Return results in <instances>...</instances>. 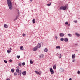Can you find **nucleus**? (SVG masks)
I'll return each instance as SVG.
<instances>
[{
    "label": "nucleus",
    "mask_w": 80,
    "mask_h": 80,
    "mask_svg": "<svg viewBox=\"0 0 80 80\" xmlns=\"http://www.w3.org/2000/svg\"><path fill=\"white\" fill-rule=\"evenodd\" d=\"M8 5L9 7L10 10H12L13 6H12V3L10 0H7Z\"/></svg>",
    "instance_id": "obj_1"
},
{
    "label": "nucleus",
    "mask_w": 80,
    "mask_h": 80,
    "mask_svg": "<svg viewBox=\"0 0 80 80\" xmlns=\"http://www.w3.org/2000/svg\"><path fill=\"white\" fill-rule=\"evenodd\" d=\"M68 9V7L67 6H61L60 7V10H67V9Z\"/></svg>",
    "instance_id": "obj_2"
},
{
    "label": "nucleus",
    "mask_w": 80,
    "mask_h": 80,
    "mask_svg": "<svg viewBox=\"0 0 80 80\" xmlns=\"http://www.w3.org/2000/svg\"><path fill=\"white\" fill-rule=\"evenodd\" d=\"M50 71L51 72V74L53 75V73H54V71H53V69H52V68H50Z\"/></svg>",
    "instance_id": "obj_3"
},
{
    "label": "nucleus",
    "mask_w": 80,
    "mask_h": 80,
    "mask_svg": "<svg viewBox=\"0 0 80 80\" xmlns=\"http://www.w3.org/2000/svg\"><path fill=\"white\" fill-rule=\"evenodd\" d=\"M35 72L36 73V74H39V75H41V73H42V72H41V71H39V72H38V71H35Z\"/></svg>",
    "instance_id": "obj_4"
},
{
    "label": "nucleus",
    "mask_w": 80,
    "mask_h": 80,
    "mask_svg": "<svg viewBox=\"0 0 80 80\" xmlns=\"http://www.w3.org/2000/svg\"><path fill=\"white\" fill-rule=\"evenodd\" d=\"M37 50H38V48L37 47V46L35 47L32 49V50L33 51H37Z\"/></svg>",
    "instance_id": "obj_5"
},
{
    "label": "nucleus",
    "mask_w": 80,
    "mask_h": 80,
    "mask_svg": "<svg viewBox=\"0 0 80 80\" xmlns=\"http://www.w3.org/2000/svg\"><path fill=\"white\" fill-rule=\"evenodd\" d=\"M41 47V44L40 43H38L37 46H36L38 48H39Z\"/></svg>",
    "instance_id": "obj_6"
},
{
    "label": "nucleus",
    "mask_w": 80,
    "mask_h": 80,
    "mask_svg": "<svg viewBox=\"0 0 80 80\" xmlns=\"http://www.w3.org/2000/svg\"><path fill=\"white\" fill-rule=\"evenodd\" d=\"M64 40L65 42H67L68 41V38H65L64 39Z\"/></svg>",
    "instance_id": "obj_7"
},
{
    "label": "nucleus",
    "mask_w": 80,
    "mask_h": 80,
    "mask_svg": "<svg viewBox=\"0 0 80 80\" xmlns=\"http://www.w3.org/2000/svg\"><path fill=\"white\" fill-rule=\"evenodd\" d=\"M64 35H65V34H63V33H61L60 34V36L61 37H64Z\"/></svg>",
    "instance_id": "obj_8"
},
{
    "label": "nucleus",
    "mask_w": 80,
    "mask_h": 80,
    "mask_svg": "<svg viewBox=\"0 0 80 80\" xmlns=\"http://www.w3.org/2000/svg\"><path fill=\"white\" fill-rule=\"evenodd\" d=\"M72 59H75V54H72Z\"/></svg>",
    "instance_id": "obj_9"
},
{
    "label": "nucleus",
    "mask_w": 80,
    "mask_h": 80,
    "mask_svg": "<svg viewBox=\"0 0 80 80\" xmlns=\"http://www.w3.org/2000/svg\"><path fill=\"white\" fill-rule=\"evenodd\" d=\"M56 48L57 49H60V48H61V47H60V46H56Z\"/></svg>",
    "instance_id": "obj_10"
},
{
    "label": "nucleus",
    "mask_w": 80,
    "mask_h": 80,
    "mask_svg": "<svg viewBox=\"0 0 80 80\" xmlns=\"http://www.w3.org/2000/svg\"><path fill=\"white\" fill-rule=\"evenodd\" d=\"M26 73H27V72L26 71H24L22 72V74L23 75H26Z\"/></svg>",
    "instance_id": "obj_11"
},
{
    "label": "nucleus",
    "mask_w": 80,
    "mask_h": 80,
    "mask_svg": "<svg viewBox=\"0 0 80 80\" xmlns=\"http://www.w3.org/2000/svg\"><path fill=\"white\" fill-rule=\"evenodd\" d=\"M4 28H8V25H7V24H5L4 25Z\"/></svg>",
    "instance_id": "obj_12"
},
{
    "label": "nucleus",
    "mask_w": 80,
    "mask_h": 80,
    "mask_svg": "<svg viewBox=\"0 0 80 80\" xmlns=\"http://www.w3.org/2000/svg\"><path fill=\"white\" fill-rule=\"evenodd\" d=\"M75 34L76 36H77V37H80V34L76 32Z\"/></svg>",
    "instance_id": "obj_13"
},
{
    "label": "nucleus",
    "mask_w": 80,
    "mask_h": 80,
    "mask_svg": "<svg viewBox=\"0 0 80 80\" xmlns=\"http://www.w3.org/2000/svg\"><path fill=\"white\" fill-rule=\"evenodd\" d=\"M48 49L46 48L45 49H44V52H48Z\"/></svg>",
    "instance_id": "obj_14"
},
{
    "label": "nucleus",
    "mask_w": 80,
    "mask_h": 80,
    "mask_svg": "<svg viewBox=\"0 0 80 80\" xmlns=\"http://www.w3.org/2000/svg\"><path fill=\"white\" fill-rule=\"evenodd\" d=\"M19 75L21 76V75H22V71L21 70H20L19 71Z\"/></svg>",
    "instance_id": "obj_15"
},
{
    "label": "nucleus",
    "mask_w": 80,
    "mask_h": 80,
    "mask_svg": "<svg viewBox=\"0 0 80 80\" xmlns=\"http://www.w3.org/2000/svg\"><path fill=\"white\" fill-rule=\"evenodd\" d=\"M20 49L21 50H23V46H21L20 48Z\"/></svg>",
    "instance_id": "obj_16"
},
{
    "label": "nucleus",
    "mask_w": 80,
    "mask_h": 80,
    "mask_svg": "<svg viewBox=\"0 0 80 80\" xmlns=\"http://www.w3.org/2000/svg\"><path fill=\"white\" fill-rule=\"evenodd\" d=\"M60 40L61 41V42H63L64 40V38H61Z\"/></svg>",
    "instance_id": "obj_17"
},
{
    "label": "nucleus",
    "mask_w": 80,
    "mask_h": 80,
    "mask_svg": "<svg viewBox=\"0 0 80 80\" xmlns=\"http://www.w3.org/2000/svg\"><path fill=\"white\" fill-rule=\"evenodd\" d=\"M60 71L61 72H62L64 71V70H63V68H61L60 69Z\"/></svg>",
    "instance_id": "obj_18"
},
{
    "label": "nucleus",
    "mask_w": 80,
    "mask_h": 80,
    "mask_svg": "<svg viewBox=\"0 0 80 80\" xmlns=\"http://www.w3.org/2000/svg\"><path fill=\"white\" fill-rule=\"evenodd\" d=\"M7 51V52H8V53H10V52H11V50H8Z\"/></svg>",
    "instance_id": "obj_19"
},
{
    "label": "nucleus",
    "mask_w": 80,
    "mask_h": 80,
    "mask_svg": "<svg viewBox=\"0 0 80 80\" xmlns=\"http://www.w3.org/2000/svg\"><path fill=\"white\" fill-rule=\"evenodd\" d=\"M16 72H17V73H19V72H20V70H19L18 69H17L16 70Z\"/></svg>",
    "instance_id": "obj_20"
},
{
    "label": "nucleus",
    "mask_w": 80,
    "mask_h": 80,
    "mask_svg": "<svg viewBox=\"0 0 80 80\" xmlns=\"http://www.w3.org/2000/svg\"><path fill=\"white\" fill-rule=\"evenodd\" d=\"M32 23H35V19H33L32 20Z\"/></svg>",
    "instance_id": "obj_21"
},
{
    "label": "nucleus",
    "mask_w": 80,
    "mask_h": 80,
    "mask_svg": "<svg viewBox=\"0 0 80 80\" xmlns=\"http://www.w3.org/2000/svg\"><path fill=\"white\" fill-rule=\"evenodd\" d=\"M11 71L12 73H13V72H14V70L13 69H12L11 70Z\"/></svg>",
    "instance_id": "obj_22"
},
{
    "label": "nucleus",
    "mask_w": 80,
    "mask_h": 80,
    "mask_svg": "<svg viewBox=\"0 0 80 80\" xmlns=\"http://www.w3.org/2000/svg\"><path fill=\"white\" fill-rule=\"evenodd\" d=\"M68 35L70 37H72V34H68Z\"/></svg>",
    "instance_id": "obj_23"
},
{
    "label": "nucleus",
    "mask_w": 80,
    "mask_h": 80,
    "mask_svg": "<svg viewBox=\"0 0 80 80\" xmlns=\"http://www.w3.org/2000/svg\"><path fill=\"white\" fill-rule=\"evenodd\" d=\"M30 63H31V64H33V61H32V59L30 60Z\"/></svg>",
    "instance_id": "obj_24"
},
{
    "label": "nucleus",
    "mask_w": 80,
    "mask_h": 80,
    "mask_svg": "<svg viewBox=\"0 0 80 80\" xmlns=\"http://www.w3.org/2000/svg\"><path fill=\"white\" fill-rule=\"evenodd\" d=\"M56 65H54V66H53V69H55V68H56Z\"/></svg>",
    "instance_id": "obj_25"
},
{
    "label": "nucleus",
    "mask_w": 80,
    "mask_h": 80,
    "mask_svg": "<svg viewBox=\"0 0 80 80\" xmlns=\"http://www.w3.org/2000/svg\"><path fill=\"white\" fill-rule=\"evenodd\" d=\"M40 58H43V55H42L40 56Z\"/></svg>",
    "instance_id": "obj_26"
},
{
    "label": "nucleus",
    "mask_w": 80,
    "mask_h": 80,
    "mask_svg": "<svg viewBox=\"0 0 80 80\" xmlns=\"http://www.w3.org/2000/svg\"><path fill=\"white\" fill-rule=\"evenodd\" d=\"M18 18V16H17L16 18L14 19V21L17 20Z\"/></svg>",
    "instance_id": "obj_27"
},
{
    "label": "nucleus",
    "mask_w": 80,
    "mask_h": 80,
    "mask_svg": "<svg viewBox=\"0 0 80 80\" xmlns=\"http://www.w3.org/2000/svg\"><path fill=\"white\" fill-rule=\"evenodd\" d=\"M25 65V62H23L22 63V65H23V66Z\"/></svg>",
    "instance_id": "obj_28"
},
{
    "label": "nucleus",
    "mask_w": 80,
    "mask_h": 80,
    "mask_svg": "<svg viewBox=\"0 0 80 80\" xmlns=\"http://www.w3.org/2000/svg\"><path fill=\"white\" fill-rule=\"evenodd\" d=\"M75 62V59H72V62Z\"/></svg>",
    "instance_id": "obj_29"
},
{
    "label": "nucleus",
    "mask_w": 80,
    "mask_h": 80,
    "mask_svg": "<svg viewBox=\"0 0 80 80\" xmlns=\"http://www.w3.org/2000/svg\"><path fill=\"white\" fill-rule=\"evenodd\" d=\"M4 62L5 63H7V61L6 60H4Z\"/></svg>",
    "instance_id": "obj_30"
},
{
    "label": "nucleus",
    "mask_w": 80,
    "mask_h": 80,
    "mask_svg": "<svg viewBox=\"0 0 80 80\" xmlns=\"http://www.w3.org/2000/svg\"><path fill=\"white\" fill-rule=\"evenodd\" d=\"M14 74L15 76L17 75V72H14Z\"/></svg>",
    "instance_id": "obj_31"
},
{
    "label": "nucleus",
    "mask_w": 80,
    "mask_h": 80,
    "mask_svg": "<svg viewBox=\"0 0 80 80\" xmlns=\"http://www.w3.org/2000/svg\"><path fill=\"white\" fill-rule=\"evenodd\" d=\"M26 36V34H25L23 33L22 34V36H23V37H25Z\"/></svg>",
    "instance_id": "obj_32"
},
{
    "label": "nucleus",
    "mask_w": 80,
    "mask_h": 80,
    "mask_svg": "<svg viewBox=\"0 0 80 80\" xmlns=\"http://www.w3.org/2000/svg\"><path fill=\"white\" fill-rule=\"evenodd\" d=\"M17 58H20V56H17Z\"/></svg>",
    "instance_id": "obj_33"
},
{
    "label": "nucleus",
    "mask_w": 80,
    "mask_h": 80,
    "mask_svg": "<svg viewBox=\"0 0 80 80\" xmlns=\"http://www.w3.org/2000/svg\"><path fill=\"white\" fill-rule=\"evenodd\" d=\"M18 65L20 66V67H22V65L21 64V63L18 64Z\"/></svg>",
    "instance_id": "obj_34"
},
{
    "label": "nucleus",
    "mask_w": 80,
    "mask_h": 80,
    "mask_svg": "<svg viewBox=\"0 0 80 80\" xmlns=\"http://www.w3.org/2000/svg\"><path fill=\"white\" fill-rule=\"evenodd\" d=\"M48 6H50L51 5V3H50L49 4H47Z\"/></svg>",
    "instance_id": "obj_35"
},
{
    "label": "nucleus",
    "mask_w": 80,
    "mask_h": 80,
    "mask_svg": "<svg viewBox=\"0 0 80 80\" xmlns=\"http://www.w3.org/2000/svg\"><path fill=\"white\" fill-rule=\"evenodd\" d=\"M65 24V25H67L68 24V22H66Z\"/></svg>",
    "instance_id": "obj_36"
},
{
    "label": "nucleus",
    "mask_w": 80,
    "mask_h": 80,
    "mask_svg": "<svg viewBox=\"0 0 80 80\" xmlns=\"http://www.w3.org/2000/svg\"><path fill=\"white\" fill-rule=\"evenodd\" d=\"M78 74H80V71H78Z\"/></svg>",
    "instance_id": "obj_37"
},
{
    "label": "nucleus",
    "mask_w": 80,
    "mask_h": 80,
    "mask_svg": "<svg viewBox=\"0 0 80 80\" xmlns=\"http://www.w3.org/2000/svg\"><path fill=\"white\" fill-rule=\"evenodd\" d=\"M74 22L75 23H77V20H75V21H74Z\"/></svg>",
    "instance_id": "obj_38"
},
{
    "label": "nucleus",
    "mask_w": 80,
    "mask_h": 80,
    "mask_svg": "<svg viewBox=\"0 0 80 80\" xmlns=\"http://www.w3.org/2000/svg\"><path fill=\"white\" fill-rule=\"evenodd\" d=\"M61 57H62V56L61 55V54H60V57H59V58H61Z\"/></svg>",
    "instance_id": "obj_39"
},
{
    "label": "nucleus",
    "mask_w": 80,
    "mask_h": 80,
    "mask_svg": "<svg viewBox=\"0 0 80 80\" xmlns=\"http://www.w3.org/2000/svg\"><path fill=\"white\" fill-rule=\"evenodd\" d=\"M9 61L10 62H12V60H9Z\"/></svg>",
    "instance_id": "obj_40"
},
{
    "label": "nucleus",
    "mask_w": 80,
    "mask_h": 80,
    "mask_svg": "<svg viewBox=\"0 0 80 80\" xmlns=\"http://www.w3.org/2000/svg\"><path fill=\"white\" fill-rule=\"evenodd\" d=\"M69 80H72V78H70L69 79Z\"/></svg>",
    "instance_id": "obj_41"
},
{
    "label": "nucleus",
    "mask_w": 80,
    "mask_h": 80,
    "mask_svg": "<svg viewBox=\"0 0 80 80\" xmlns=\"http://www.w3.org/2000/svg\"><path fill=\"white\" fill-rule=\"evenodd\" d=\"M70 24H68V26H70Z\"/></svg>",
    "instance_id": "obj_42"
},
{
    "label": "nucleus",
    "mask_w": 80,
    "mask_h": 80,
    "mask_svg": "<svg viewBox=\"0 0 80 80\" xmlns=\"http://www.w3.org/2000/svg\"><path fill=\"white\" fill-rule=\"evenodd\" d=\"M6 80H10V79H7Z\"/></svg>",
    "instance_id": "obj_43"
},
{
    "label": "nucleus",
    "mask_w": 80,
    "mask_h": 80,
    "mask_svg": "<svg viewBox=\"0 0 80 80\" xmlns=\"http://www.w3.org/2000/svg\"><path fill=\"white\" fill-rule=\"evenodd\" d=\"M10 50H12V48H10Z\"/></svg>",
    "instance_id": "obj_44"
},
{
    "label": "nucleus",
    "mask_w": 80,
    "mask_h": 80,
    "mask_svg": "<svg viewBox=\"0 0 80 80\" xmlns=\"http://www.w3.org/2000/svg\"><path fill=\"white\" fill-rule=\"evenodd\" d=\"M41 44H42V45H43V42H41Z\"/></svg>",
    "instance_id": "obj_45"
},
{
    "label": "nucleus",
    "mask_w": 80,
    "mask_h": 80,
    "mask_svg": "<svg viewBox=\"0 0 80 80\" xmlns=\"http://www.w3.org/2000/svg\"><path fill=\"white\" fill-rule=\"evenodd\" d=\"M56 38H58V37H55Z\"/></svg>",
    "instance_id": "obj_46"
},
{
    "label": "nucleus",
    "mask_w": 80,
    "mask_h": 80,
    "mask_svg": "<svg viewBox=\"0 0 80 80\" xmlns=\"http://www.w3.org/2000/svg\"><path fill=\"white\" fill-rule=\"evenodd\" d=\"M30 1H31V2H32V0H30Z\"/></svg>",
    "instance_id": "obj_47"
}]
</instances>
